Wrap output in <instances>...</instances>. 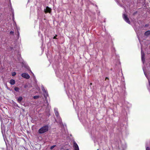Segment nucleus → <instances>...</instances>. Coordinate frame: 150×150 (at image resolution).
I'll use <instances>...</instances> for the list:
<instances>
[{
	"label": "nucleus",
	"mask_w": 150,
	"mask_h": 150,
	"mask_svg": "<svg viewBox=\"0 0 150 150\" xmlns=\"http://www.w3.org/2000/svg\"><path fill=\"white\" fill-rule=\"evenodd\" d=\"M122 17L124 20L127 23L129 24H130V22L129 20V18L127 17V16L125 14H123Z\"/></svg>",
	"instance_id": "7ed1b4c3"
},
{
	"label": "nucleus",
	"mask_w": 150,
	"mask_h": 150,
	"mask_svg": "<svg viewBox=\"0 0 150 150\" xmlns=\"http://www.w3.org/2000/svg\"><path fill=\"white\" fill-rule=\"evenodd\" d=\"M28 87V85H25L24 86V88H26Z\"/></svg>",
	"instance_id": "412c9836"
},
{
	"label": "nucleus",
	"mask_w": 150,
	"mask_h": 150,
	"mask_svg": "<svg viewBox=\"0 0 150 150\" xmlns=\"http://www.w3.org/2000/svg\"><path fill=\"white\" fill-rule=\"evenodd\" d=\"M135 31L136 32V30L135 29Z\"/></svg>",
	"instance_id": "7c9ffc66"
},
{
	"label": "nucleus",
	"mask_w": 150,
	"mask_h": 150,
	"mask_svg": "<svg viewBox=\"0 0 150 150\" xmlns=\"http://www.w3.org/2000/svg\"><path fill=\"white\" fill-rule=\"evenodd\" d=\"M149 26V24H146L145 25L144 27L145 28H146V27H148Z\"/></svg>",
	"instance_id": "a211bd4d"
},
{
	"label": "nucleus",
	"mask_w": 150,
	"mask_h": 150,
	"mask_svg": "<svg viewBox=\"0 0 150 150\" xmlns=\"http://www.w3.org/2000/svg\"><path fill=\"white\" fill-rule=\"evenodd\" d=\"M38 35H39V36H40V35L41 36V38H43V36L42 35V34H40V33H39V34H38Z\"/></svg>",
	"instance_id": "f3484780"
},
{
	"label": "nucleus",
	"mask_w": 150,
	"mask_h": 150,
	"mask_svg": "<svg viewBox=\"0 0 150 150\" xmlns=\"http://www.w3.org/2000/svg\"><path fill=\"white\" fill-rule=\"evenodd\" d=\"M73 146L74 148V150H79L78 146L75 142H74Z\"/></svg>",
	"instance_id": "6e6552de"
},
{
	"label": "nucleus",
	"mask_w": 150,
	"mask_h": 150,
	"mask_svg": "<svg viewBox=\"0 0 150 150\" xmlns=\"http://www.w3.org/2000/svg\"><path fill=\"white\" fill-rule=\"evenodd\" d=\"M22 76L26 79H29L30 78V76L28 74L26 73H23L21 74Z\"/></svg>",
	"instance_id": "0eeeda50"
},
{
	"label": "nucleus",
	"mask_w": 150,
	"mask_h": 150,
	"mask_svg": "<svg viewBox=\"0 0 150 150\" xmlns=\"http://www.w3.org/2000/svg\"><path fill=\"white\" fill-rule=\"evenodd\" d=\"M41 88L43 92L44 93V96L45 98H46L48 96V94L46 90L45 89V88L43 85L41 86Z\"/></svg>",
	"instance_id": "20e7f679"
},
{
	"label": "nucleus",
	"mask_w": 150,
	"mask_h": 150,
	"mask_svg": "<svg viewBox=\"0 0 150 150\" xmlns=\"http://www.w3.org/2000/svg\"><path fill=\"white\" fill-rule=\"evenodd\" d=\"M137 13V11H136V12H134V13H133V15H135V14H136Z\"/></svg>",
	"instance_id": "b1692460"
},
{
	"label": "nucleus",
	"mask_w": 150,
	"mask_h": 150,
	"mask_svg": "<svg viewBox=\"0 0 150 150\" xmlns=\"http://www.w3.org/2000/svg\"><path fill=\"white\" fill-rule=\"evenodd\" d=\"M141 59L142 60L143 64L145 62V54L144 52L142 50V49H141Z\"/></svg>",
	"instance_id": "423d86ee"
},
{
	"label": "nucleus",
	"mask_w": 150,
	"mask_h": 150,
	"mask_svg": "<svg viewBox=\"0 0 150 150\" xmlns=\"http://www.w3.org/2000/svg\"><path fill=\"white\" fill-rule=\"evenodd\" d=\"M57 35H56V36H54V38H54V39H57V38H56V37H57Z\"/></svg>",
	"instance_id": "4be33fe9"
},
{
	"label": "nucleus",
	"mask_w": 150,
	"mask_h": 150,
	"mask_svg": "<svg viewBox=\"0 0 150 150\" xmlns=\"http://www.w3.org/2000/svg\"><path fill=\"white\" fill-rule=\"evenodd\" d=\"M9 3H10V5L11 6V0H9Z\"/></svg>",
	"instance_id": "5701e85b"
},
{
	"label": "nucleus",
	"mask_w": 150,
	"mask_h": 150,
	"mask_svg": "<svg viewBox=\"0 0 150 150\" xmlns=\"http://www.w3.org/2000/svg\"><path fill=\"white\" fill-rule=\"evenodd\" d=\"M14 90L16 92H19V88L18 87H15L14 88Z\"/></svg>",
	"instance_id": "ddd939ff"
},
{
	"label": "nucleus",
	"mask_w": 150,
	"mask_h": 150,
	"mask_svg": "<svg viewBox=\"0 0 150 150\" xmlns=\"http://www.w3.org/2000/svg\"><path fill=\"white\" fill-rule=\"evenodd\" d=\"M39 96H35L33 97V98L34 99H37L39 98Z\"/></svg>",
	"instance_id": "4468645a"
},
{
	"label": "nucleus",
	"mask_w": 150,
	"mask_h": 150,
	"mask_svg": "<svg viewBox=\"0 0 150 150\" xmlns=\"http://www.w3.org/2000/svg\"><path fill=\"white\" fill-rule=\"evenodd\" d=\"M16 74V72H12V75L13 76H15Z\"/></svg>",
	"instance_id": "2eb2a0df"
},
{
	"label": "nucleus",
	"mask_w": 150,
	"mask_h": 150,
	"mask_svg": "<svg viewBox=\"0 0 150 150\" xmlns=\"http://www.w3.org/2000/svg\"><path fill=\"white\" fill-rule=\"evenodd\" d=\"M2 125H1V128L2 129Z\"/></svg>",
	"instance_id": "c756f323"
},
{
	"label": "nucleus",
	"mask_w": 150,
	"mask_h": 150,
	"mask_svg": "<svg viewBox=\"0 0 150 150\" xmlns=\"http://www.w3.org/2000/svg\"><path fill=\"white\" fill-rule=\"evenodd\" d=\"M56 146V145H53V146H52L50 147V149L51 150L52 149Z\"/></svg>",
	"instance_id": "dca6fc26"
},
{
	"label": "nucleus",
	"mask_w": 150,
	"mask_h": 150,
	"mask_svg": "<svg viewBox=\"0 0 150 150\" xmlns=\"http://www.w3.org/2000/svg\"><path fill=\"white\" fill-rule=\"evenodd\" d=\"M14 32L13 31H11L10 32V34H11V35H13L14 34Z\"/></svg>",
	"instance_id": "6ab92c4d"
},
{
	"label": "nucleus",
	"mask_w": 150,
	"mask_h": 150,
	"mask_svg": "<svg viewBox=\"0 0 150 150\" xmlns=\"http://www.w3.org/2000/svg\"><path fill=\"white\" fill-rule=\"evenodd\" d=\"M31 71V72L32 74H33V76H34V74H33V73L32 72V71Z\"/></svg>",
	"instance_id": "cd10ccee"
},
{
	"label": "nucleus",
	"mask_w": 150,
	"mask_h": 150,
	"mask_svg": "<svg viewBox=\"0 0 150 150\" xmlns=\"http://www.w3.org/2000/svg\"><path fill=\"white\" fill-rule=\"evenodd\" d=\"M54 112L55 115L57 116L58 120V121L57 122H58L61 125H63L62 120L59 116L57 109L55 108L54 109Z\"/></svg>",
	"instance_id": "f03ea898"
},
{
	"label": "nucleus",
	"mask_w": 150,
	"mask_h": 150,
	"mask_svg": "<svg viewBox=\"0 0 150 150\" xmlns=\"http://www.w3.org/2000/svg\"><path fill=\"white\" fill-rule=\"evenodd\" d=\"M146 150H150V149L149 147H147L146 148Z\"/></svg>",
	"instance_id": "aec40b11"
},
{
	"label": "nucleus",
	"mask_w": 150,
	"mask_h": 150,
	"mask_svg": "<svg viewBox=\"0 0 150 150\" xmlns=\"http://www.w3.org/2000/svg\"><path fill=\"white\" fill-rule=\"evenodd\" d=\"M143 71H144V74L145 75V76L147 78V79L148 80L149 85V86H150V80H149V78L148 77V75L146 74V73L144 71V69H143Z\"/></svg>",
	"instance_id": "1a4fd4ad"
},
{
	"label": "nucleus",
	"mask_w": 150,
	"mask_h": 150,
	"mask_svg": "<svg viewBox=\"0 0 150 150\" xmlns=\"http://www.w3.org/2000/svg\"><path fill=\"white\" fill-rule=\"evenodd\" d=\"M51 10L52 9L50 8L47 6L46 7V8L44 9V11L45 13H50L51 12Z\"/></svg>",
	"instance_id": "39448f33"
},
{
	"label": "nucleus",
	"mask_w": 150,
	"mask_h": 150,
	"mask_svg": "<svg viewBox=\"0 0 150 150\" xmlns=\"http://www.w3.org/2000/svg\"><path fill=\"white\" fill-rule=\"evenodd\" d=\"M10 84L11 85H13L15 83V81L14 80L12 79L10 80Z\"/></svg>",
	"instance_id": "9d476101"
},
{
	"label": "nucleus",
	"mask_w": 150,
	"mask_h": 150,
	"mask_svg": "<svg viewBox=\"0 0 150 150\" xmlns=\"http://www.w3.org/2000/svg\"><path fill=\"white\" fill-rule=\"evenodd\" d=\"M49 128V126L48 125H44L39 129L38 132L40 134L46 133L48 131Z\"/></svg>",
	"instance_id": "f257e3e1"
},
{
	"label": "nucleus",
	"mask_w": 150,
	"mask_h": 150,
	"mask_svg": "<svg viewBox=\"0 0 150 150\" xmlns=\"http://www.w3.org/2000/svg\"><path fill=\"white\" fill-rule=\"evenodd\" d=\"M23 99V98L21 96H20L17 99V101L19 103H20L21 102Z\"/></svg>",
	"instance_id": "f8f14e48"
},
{
	"label": "nucleus",
	"mask_w": 150,
	"mask_h": 150,
	"mask_svg": "<svg viewBox=\"0 0 150 150\" xmlns=\"http://www.w3.org/2000/svg\"><path fill=\"white\" fill-rule=\"evenodd\" d=\"M12 14H13V18H14V13H13V12H12Z\"/></svg>",
	"instance_id": "393cba45"
},
{
	"label": "nucleus",
	"mask_w": 150,
	"mask_h": 150,
	"mask_svg": "<svg viewBox=\"0 0 150 150\" xmlns=\"http://www.w3.org/2000/svg\"><path fill=\"white\" fill-rule=\"evenodd\" d=\"M144 35L146 36H148L150 35V30H147L144 33Z\"/></svg>",
	"instance_id": "9b49d317"
},
{
	"label": "nucleus",
	"mask_w": 150,
	"mask_h": 150,
	"mask_svg": "<svg viewBox=\"0 0 150 150\" xmlns=\"http://www.w3.org/2000/svg\"><path fill=\"white\" fill-rule=\"evenodd\" d=\"M7 89H8V90H10V88H8V87H7Z\"/></svg>",
	"instance_id": "bb28decb"
},
{
	"label": "nucleus",
	"mask_w": 150,
	"mask_h": 150,
	"mask_svg": "<svg viewBox=\"0 0 150 150\" xmlns=\"http://www.w3.org/2000/svg\"><path fill=\"white\" fill-rule=\"evenodd\" d=\"M69 150V149H67V150Z\"/></svg>",
	"instance_id": "72a5a7b5"
},
{
	"label": "nucleus",
	"mask_w": 150,
	"mask_h": 150,
	"mask_svg": "<svg viewBox=\"0 0 150 150\" xmlns=\"http://www.w3.org/2000/svg\"><path fill=\"white\" fill-rule=\"evenodd\" d=\"M18 34H19V32H18Z\"/></svg>",
	"instance_id": "c85d7f7f"
},
{
	"label": "nucleus",
	"mask_w": 150,
	"mask_h": 150,
	"mask_svg": "<svg viewBox=\"0 0 150 150\" xmlns=\"http://www.w3.org/2000/svg\"><path fill=\"white\" fill-rule=\"evenodd\" d=\"M92 83H91L90 84L91 85H92Z\"/></svg>",
	"instance_id": "473e14b6"
},
{
	"label": "nucleus",
	"mask_w": 150,
	"mask_h": 150,
	"mask_svg": "<svg viewBox=\"0 0 150 150\" xmlns=\"http://www.w3.org/2000/svg\"><path fill=\"white\" fill-rule=\"evenodd\" d=\"M107 79H109L108 77H106L105 79V80H107Z\"/></svg>",
	"instance_id": "a878e982"
},
{
	"label": "nucleus",
	"mask_w": 150,
	"mask_h": 150,
	"mask_svg": "<svg viewBox=\"0 0 150 150\" xmlns=\"http://www.w3.org/2000/svg\"><path fill=\"white\" fill-rule=\"evenodd\" d=\"M73 105H74V103L73 102Z\"/></svg>",
	"instance_id": "2f4dec72"
}]
</instances>
